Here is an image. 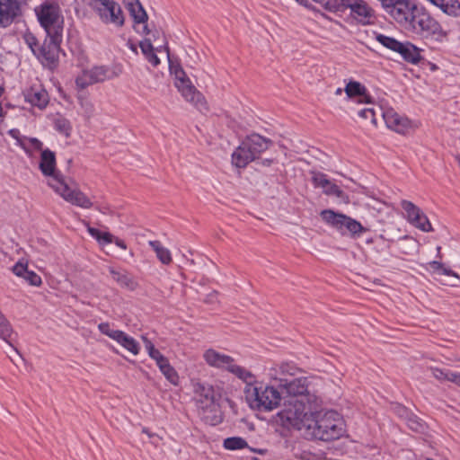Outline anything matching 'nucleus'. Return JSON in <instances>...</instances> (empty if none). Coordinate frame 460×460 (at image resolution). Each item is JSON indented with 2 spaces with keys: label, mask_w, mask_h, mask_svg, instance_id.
<instances>
[{
  "label": "nucleus",
  "mask_w": 460,
  "mask_h": 460,
  "mask_svg": "<svg viewBox=\"0 0 460 460\" xmlns=\"http://www.w3.org/2000/svg\"><path fill=\"white\" fill-rule=\"evenodd\" d=\"M224 447L228 450L243 449L248 447L245 439L240 437H231L224 440Z\"/></svg>",
  "instance_id": "38"
},
{
  "label": "nucleus",
  "mask_w": 460,
  "mask_h": 460,
  "mask_svg": "<svg viewBox=\"0 0 460 460\" xmlns=\"http://www.w3.org/2000/svg\"><path fill=\"white\" fill-rule=\"evenodd\" d=\"M127 8L136 23H146L148 16L139 0H126Z\"/></svg>",
  "instance_id": "26"
},
{
  "label": "nucleus",
  "mask_w": 460,
  "mask_h": 460,
  "mask_svg": "<svg viewBox=\"0 0 460 460\" xmlns=\"http://www.w3.org/2000/svg\"><path fill=\"white\" fill-rule=\"evenodd\" d=\"M203 358L205 361L211 367L217 368H229V366L234 362L232 357L222 354L213 349H207Z\"/></svg>",
  "instance_id": "23"
},
{
  "label": "nucleus",
  "mask_w": 460,
  "mask_h": 460,
  "mask_svg": "<svg viewBox=\"0 0 460 460\" xmlns=\"http://www.w3.org/2000/svg\"><path fill=\"white\" fill-rule=\"evenodd\" d=\"M143 432L146 433L149 437H151V435L147 432V430L143 429Z\"/></svg>",
  "instance_id": "64"
},
{
  "label": "nucleus",
  "mask_w": 460,
  "mask_h": 460,
  "mask_svg": "<svg viewBox=\"0 0 460 460\" xmlns=\"http://www.w3.org/2000/svg\"><path fill=\"white\" fill-rule=\"evenodd\" d=\"M160 371L165 376V378L172 385H176L179 382V376L175 369L170 365L167 358L164 361L157 364Z\"/></svg>",
  "instance_id": "34"
},
{
  "label": "nucleus",
  "mask_w": 460,
  "mask_h": 460,
  "mask_svg": "<svg viewBox=\"0 0 460 460\" xmlns=\"http://www.w3.org/2000/svg\"><path fill=\"white\" fill-rule=\"evenodd\" d=\"M22 0H0V27L10 26L21 14Z\"/></svg>",
  "instance_id": "16"
},
{
  "label": "nucleus",
  "mask_w": 460,
  "mask_h": 460,
  "mask_svg": "<svg viewBox=\"0 0 460 460\" xmlns=\"http://www.w3.org/2000/svg\"><path fill=\"white\" fill-rule=\"evenodd\" d=\"M121 70L116 66H95L91 69L84 70L77 76L75 83L79 88L84 89L91 84L113 79L119 76Z\"/></svg>",
  "instance_id": "10"
},
{
  "label": "nucleus",
  "mask_w": 460,
  "mask_h": 460,
  "mask_svg": "<svg viewBox=\"0 0 460 460\" xmlns=\"http://www.w3.org/2000/svg\"><path fill=\"white\" fill-rule=\"evenodd\" d=\"M434 5L439 7L445 13L452 16L460 14V3L457 0H429Z\"/></svg>",
  "instance_id": "28"
},
{
  "label": "nucleus",
  "mask_w": 460,
  "mask_h": 460,
  "mask_svg": "<svg viewBox=\"0 0 460 460\" xmlns=\"http://www.w3.org/2000/svg\"><path fill=\"white\" fill-rule=\"evenodd\" d=\"M401 207L405 211L407 220L423 232H431L433 228L427 216L411 201L402 200Z\"/></svg>",
  "instance_id": "15"
},
{
  "label": "nucleus",
  "mask_w": 460,
  "mask_h": 460,
  "mask_svg": "<svg viewBox=\"0 0 460 460\" xmlns=\"http://www.w3.org/2000/svg\"><path fill=\"white\" fill-rule=\"evenodd\" d=\"M271 163H272V160H269V159L263 161V164H265V165H270Z\"/></svg>",
  "instance_id": "58"
},
{
  "label": "nucleus",
  "mask_w": 460,
  "mask_h": 460,
  "mask_svg": "<svg viewBox=\"0 0 460 460\" xmlns=\"http://www.w3.org/2000/svg\"><path fill=\"white\" fill-rule=\"evenodd\" d=\"M410 27L423 39L435 42H442L447 36L441 25L423 9L415 11Z\"/></svg>",
  "instance_id": "5"
},
{
  "label": "nucleus",
  "mask_w": 460,
  "mask_h": 460,
  "mask_svg": "<svg viewBox=\"0 0 460 460\" xmlns=\"http://www.w3.org/2000/svg\"><path fill=\"white\" fill-rule=\"evenodd\" d=\"M106 24L121 27L124 24V15L118 3L114 0H82Z\"/></svg>",
  "instance_id": "8"
},
{
  "label": "nucleus",
  "mask_w": 460,
  "mask_h": 460,
  "mask_svg": "<svg viewBox=\"0 0 460 460\" xmlns=\"http://www.w3.org/2000/svg\"><path fill=\"white\" fill-rule=\"evenodd\" d=\"M13 329L10 323L0 311V338L5 341L11 337Z\"/></svg>",
  "instance_id": "41"
},
{
  "label": "nucleus",
  "mask_w": 460,
  "mask_h": 460,
  "mask_svg": "<svg viewBox=\"0 0 460 460\" xmlns=\"http://www.w3.org/2000/svg\"><path fill=\"white\" fill-rule=\"evenodd\" d=\"M323 192L326 195H333L336 196L337 198L344 197L343 190H341L338 185L332 182H330V185H327V187L323 189Z\"/></svg>",
  "instance_id": "45"
},
{
  "label": "nucleus",
  "mask_w": 460,
  "mask_h": 460,
  "mask_svg": "<svg viewBox=\"0 0 460 460\" xmlns=\"http://www.w3.org/2000/svg\"><path fill=\"white\" fill-rule=\"evenodd\" d=\"M342 91H343V90H342L341 88H338V89L336 90V92H335V94L340 95V94H341Z\"/></svg>",
  "instance_id": "59"
},
{
  "label": "nucleus",
  "mask_w": 460,
  "mask_h": 460,
  "mask_svg": "<svg viewBox=\"0 0 460 460\" xmlns=\"http://www.w3.org/2000/svg\"><path fill=\"white\" fill-rule=\"evenodd\" d=\"M459 374L460 373H455V372H451V371L447 370L446 381H449V382L456 384Z\"/></svg>",
  "instance_id": "50"
},
{
  "label": "nucleus",
  "mask_w": 460,
  "mask_h": 460,
  "mask_svg": "<svg viewBox=\"0 0 460 460\" xmlns=\"http://www.w3.org/2000/svg\"><path fill=\"white\" fill-rule=\"evenodd\" d=\"M55 154L49 150H43L40 155V168L44 175L52 176L49 185L54 189L66 201L82 208H91L93 203L88 197L77 188L75 182L69 184L64 177L55 172Z\"/></svg>",
  "instance_id": "2"
},
{
  "label": "nucleus",
  "mask_w": 460,
  "mask_h": 460,
  "mask_svg": "<svg viewBox=\"0 0 460 460\" xmlns=\"http://www.w3.org/2000/svg\"><path fill=\"white\" fill-rule=\"evenodd\" d=\"M322 219L329 226L336 229L342 235L349 234L352 238H357L361 234L367 231L358 221L344 215L337 213L332 209H324L320 214Z\"/></svg>",
  "instance_id": "6"
},
{
  "label": "nucleus",
  "mask_w": 460,
  "mask_h": 460,
  "mask_svg": "<svg viewBox=\"0 0 460 460\" xmlns=\"http://www.w3.org/2000/svg\"><path fill=\"white\" fill-rule=\"evenodd\" d=\"M296 370L297 368L295 366L288 363H282L277 367L271 368L270 376L275 380H279V377H283L282 376H294Z\"/></svg>",
  "instance_id": "35"
},
{
  "label": "nucleus",
  "mask_w": 460,
  "mask_h": 460,
  "mask_svg": "<svg viewBox=\"0 0 460 460\" xmlns=\"http://www.w3.org/2000/svg\"><path fill=\"white\" fill-rule=\"evenodd\" d=\"M81 106L84 110V116L89 119L91 118L93 115V112H94V108H93V105L88 102V101H82L81 102Z\"/></svg>",
  "instance_id": "49"
},
{
  "label": "nucleus",
  "mask_w": 460,
  "mask_h": 460,
  "mask_svg": "<svg viewBox=\"0 0 460 460\" xmlns=\"http://www.w3.org/2000/svg\"><path fill=\"white\" fill-rule=\"evenodd\" d=\"M382 6L398 23L404 26L411 24L415 17V11L420 9L410 0H394Z\"/></svg>",
  "instance_id": "11"
},
{
  "label": "nucleus",
  "mask_w": 460,
  "mask_h": 460,
  "mask_svg": "<svg viewBox=\"0 0 460 460\" xmlns=\"http://www.w3.org/2000/svg\"><path fill=\"white\" fill-rule=\"evenodd\" d=\"M259 158V155L252 149V146L245 138L232 155V163L236 167L243 168L252 161Z\"/></svg>",
  "instance_id": "18"
},
{
  "label": "nucleus",
  "mask_w": 460,
  "mask_h": 460,
  "mask_svg": "<svg viewBox=\"0 0 460 460\" xmlns=\"http://www.w3.org/2000/svg\"><path fill=\"white\" fill-rule=\"evenodd\" d=\"M3 93H4V88L2 86H0V97L2 96Z\"/></svg>",
  "instance_id": "62"
},
{
  "label": "nucleus",
  "mask_w": 460,
  "mask_h": 460,
  "mask_svg": "<svg viewBox=\"0 0 460 460\" xmlns=\"http://www.w3.org/2000/svg\"><path fill=\"white\" fill-rule=\"evenodd\" d=\"M175 86L181 93L182 97L193 104L199 111H208V103L203 94L197 90L190 79L187 76L185 71L181 68L174 70Z\"/></svg>",
  "instance_id": "9"
},
{
  "label": "nucleus",
  "mask_w": 460,
  "mask_h": 460,
  "mask_svg": "<svg viewBox=\"0 0 460 460\" xmlns=\"http://www.w3.org/2000/svg\"><path fill=\"white\" fill-rule=\"evenodd\" d=\"M88 199H91L90 198H88ZM90 201L93 203V206L91 208H93L94 206L95 208L97 210H99L101 213H103V214L106 213V210L108 209V208L106 206H100L97 202L93 203L92 200H90Z\"/></svg>",
  "instance_id": "52"
},
{
  "label": "nucleus",
  "mask_w": 460,
  "mask_h": 460,
  "mask_svg": "<svg viewBox=\"0 0 460 460\" xmlns=\"http://www.w3.org/2000/svg\"><path fill=\"white\" fill-rule=\"evenodd\" d=\"M13 272L16 276L22 278L25 281H27L31 286L40 287L42 283L40 276H39L36 272L30 270L28 269L27 263L18 261L13 267Z\"/></svg>",
  "instance_id": "25"
},
{
  "label": "nucleus",
  "mask_w": 460,
  "mask_h": 460,
  "mask_svg": "<svg viewBox=\"0 0 460 460\" xmlns=\"http://www.w3.org/2000/svg\"><path fill=\"white\" fill-rule=\"evenodd\" d=\"M344 92L348 98L357 99L358 103H372V98L368 94L365 85L357 81L349 82L344 89Z\"/></svg>",
  "instance_id": "21"
},
{
  "label": "nucleus",
  "mask_w": 460,
  "mask_h": 460,
  "mask_svg": "<svg viewBox=\"0 0 460 460\" xmlns=\"http://www.w3.org/2000/svg\"><path fill=\"white\" fill-rule=\"evenodd\" d=\"M201 420L211 426H216L223 421V412L218 401L198 409Z\"/></svg>",
  "instance_id": "20"
},
{
  "label": "nucleus",
  "mask_w": 460,
  "mask_h": 460,
  "mask_svg": "<svg viewBox=\"0 0 460 460\" xmlns=\"http://www.w3.org/2000/svg\"><path fill=\"white\" fill-rule=\"evenodd\" d=\"M55 128L65 137H68L71 135L72 126L68 119L60 117L55 120Z\"/></svg>",
  "instance_id": "40"
},
{
  "label": "nucleus",
  "mask_w": 460,
  "mask_h": 460,
  "mask_svg": "<svg viewBox=\"0 0 460 460\" xmlns=\"http://www.w3.org/2000/svg\"><path fill=\"white\" fill-rule=\"evenodd\" d=\"M456 385H459V386H460V374H459V376H458V378H457V380H456Z\"/></svg>",
  "instance_id": "61"
},
{
  "label": "nucleus",
  "mask_w": 460,
  "mask_h": 460,
  "mask_svg": "<svg viewBox=\"0 0 460 460\" xmlns=\"http://www.w3.org/2000/svg\"><path fill=\"white\" fill-rule=\"evenodd\" d=\"M429 371L431 372L432 376L438 381L444 382L447 380V372L446 369H441L436 367H430Z\"/></svg>",
  "instance_id": "47"
},
{
  "label": "nucleus",
  "mask_w": 460,
  "mask_h": 460,
  "mask_svg": "<svg viewBox=\"0 0 460 460\" xmlns=\"http://www.w3.org/2000/svg\"><path fill=\"white\" fill-rule=\"evenodd\" d=\"M296 1L301 4H305V2H306V0H296Z\"/></svg>",
  "instance_id": "60"
},
{
  "label": "nucleus",
  "mask_w": 460,
  "mask_h": 460,
  "mask_svg": "<svg viewBox=\"0 0 460 460\" xmlns=\"http://www.w3.org/2000/svg\"><path fill=\"white\" fill-rule=\"evenodd\" d=\"M18 133H19V132H18V130H16V129H12V130H10V132H9V134H10L12 137H16V134H18Z\"/></svg>",
  "instance_id": "56"
},
{
  "label": "nucleus",
  "mask_w": 460,
  "mask_h": 460,
  "mask_svg": "<svg viewBox=\"0 0 460 460\" xmlns=\"http://www.w3.org/2000/svg\"><path fill=\"white\" fill-rule=\"evenodd\" d=\"M456 160H457L458 165L460 166V156H456Z\"/></svg>",
  "instance_id": "63"
},
{
  "label": "nucleus",
  "mask_w": 460,
  "mask_h": 460,
  "mask_svg": "<svg viewBox=\"0 0 460 460\" xmlns=\"http://www.w3.org/2000/svg\"><path fill=\"white\" fill-rule=\"evenodd\" d=\"M35 13L47 35H62L63 17L58 4L44 2L35 8Z\"/></svg>",
  "instance_id": "7"
},
{
  "label": "nucleus",
  "mask_w": 460,
  "mask_h": 460,
  "mask_svg": "<svg viewBox=\"0 0 460 460\" xmlns=\"http://www.w3.org/2000/svg\"><path fill=\"white\" fill-rule=\"evenodd\" d=\"M149 245L155 251L157 259L164 265H168L172 262V255L170 251L164 247L160 241H149Z\"/></svg>",
  "instance_id": "31"
},
{
  "label": "nucleus",
  "mask_w": 460,
  "mask_h": 460,
  "mask_svg": "<svg viewBox=\"0 0 460 460\" xmlns=\"http://www.w3.org/2000/svg\"><path fill=\"white\" fill-rule=\"evenodd\" d=\"M98 329L102 334L117 341L133 355L136 356L139 353V343L133 337L128 335L124 332L111 329L109 323H101L98 325Z\"/></svg>",
  "instance_id": "14"
},
{
  "label": "nucleus",
  "mask_w": 460,
  "mask_h": 460,
  "mask_svg": "<svg viewBox=\"0 0 460 460\" xmlns=\"http://www.w3.org/2000/svg\"><path fill=\"white\" fill-rule=\"evenodd\" d=\"M88 233L94 237L100 244H108L113 243L114 236L108 232H101L99 229L87 226Z\"/></svg>",
  "instance_id": "37"
},
{
  "label": "nucleus",
  "mask_w": 460,
  "mask_h": 460,
  "mask_svg": "<svg viewBox=\"0 0 460 460\" xmlns=\"http://www.w3.org/2000/svg\"><path fill=\"white\" fill-rule=\"evenodd\" d=\"M108 270L112 279L122 288L134 291L137 288L138 283L126 270H116L112 267H109Z\"/></svg>",
  "instance_id": "24"
},
{
  "label": "nucleus",
  "mask_w": 460,
  "mask_h": 460,
  "mask_svg": "<svg viewBox=\"0 0 460 460\" xmlns=\"http://www.w3.org/2000/svg\"><path fill=\"white\" fill-rule=\"evenodd\" d=\"M130 49H131L133 52L137 53V47H136L134 44H131V45H130Z\"/></svg>",
  "instance_id": "57"
},
{
  "label": "nucleus",
  "mask_w": 460,
  "mask_h": 460,
  "mask_svg": "<svg viewBox=\"0 0 460 460\" xmlns=\"http://www.w3.org/2000/svg\"><path fill=\"white\" fill-rule=\"evenodd\" d=\"M113 243H115V244L117 246H119V248L123 249V250H126L127 249V245L125 243V242L119 238H115L113 239Z\"/></svg>",
  "instance_id": "53"
},
{
  "label": "nucleus",
  "mask_w": 460,
  "mask_h": 460,
  "mask_svg": "<svg viewBox=\"0 0 460 460\" xmlns=\"http://www.w3.org/2000/svg\"><path fill=\"white\" fill-rule=\"evenodd\" d=\"M312 181L316 188H323L324 189L327 187V185H330V180L327 178V175L321 172H312Z\"/></svg>",
  "instance_id": "43"
},
{
  "label": "nucleus",
  "mask_w": 460,
  "mask_h": 460,
  "mask_svg": "<svg viewBox=\"0 0 460 460\" xmlns=\"http://www.w3.org/2000/svg\"><path fill=\"white\" fill-rule=\"evenodd\" d=\"M345 10L349 9V16L361 25L374 23L375 11L364 0H341Z\"/></svg>",
  "instance_id": "13"
},
{
  "label": "nucleus",
  "mask_w": 460,
  "mask_h": 460,
  "mask_svg": "<svg viewBox=\"0 0 460 460\" xmlns=\"http://www.w3.org/2000/svg\"><path fill=\"white\" fill-rule=\"evenodd\" d=\"M428 265L432 270V271L435 273L453 277L455 279V280L451 283V286L456 287V286H457L458 282L460 281L459 275L456 272L453 271L452 270L447 268L439 261H429L428 263Z\"/></svg>",
  "instance_id": "30"
},
{
  "label": "nucleus",
  "mask_w": 460,
  "mask_h": 460,
  "mask_svg": "<svg viewBox=\"0 0 460 460\" xmlns=\"http://www.w3.org/2000/svg\"><path fill=\"white\" fill-rule=\"evenodd\" d=\"M379 108L382 107L378 106L377 109L374 107L365 108L358 111V116L364 119H369L373 125L376 126V115H380Z\"/></svg>",
  "instance_id": "42"
},
{
  "label": "nucleus",
  "mask_w": 460,
  "mask_h": 460,
  "mask_svg": "<svg viewBox=\"0 0 460 460\" xmlns=\"http://www.w3.org/2000/svg\"><path fill=\"white\" fill-rule=\"evenodd\" d=\"M407 425L411 429L415 431H419L422 428L421 422L415 416H410L407 419Z\"/></svg>",
  "instance_id": "48"
},
{
  "label": "nucleus",
  "mask_w": 460,
  "mask_h": 460,
  "mask_svg": "<svg viewBox=\"0 0 460 460\" xmlns=\"http://www.w3.org/2000/svg\"><path fill=\"white\" fill-rule=\"evenodd\" d=\"M139 47L141 49L142 53L146 57V58L154 66H157L160 64V59L154 52V47L149 39H145L139 42Z\"/></svg>",
  "instance_id": "33"
},
{
  "label": "nucleus",
  "mask_w": 460,
  "mask_h": 460,
  "mask_svg": "<svg viewBox=\"0 0 460 460\" xmlns=\"http://www.w3.org/2000/svg\"><path fill=\"white\" fill-rule=\"evenodd\" d=\"M252 146V149L255 151L259 155L267 150L272 144V141L269 138H265L259 134H252L246 137Z\"/></svg>",
  "instance_id": "29"
},
{
  "label": "nucleus",
  "mask_w": 460,
  "mask_h": 460,
  "mask_svg": "<svg viewBox=\"0 0 460 460\" xmlns=\"http://www.w3.org/2000/svg\"><path fill=\"white\" fill-rule=\"evenodd\" d=\"M244 394L250 406L259 411H271L279 406L282 401L280 390L258 382L245 386Z\"/></svg>",
  "instance_id": "4"
},
{
  "label": "nucleus",
  "mask_w": 460,
  "mask_h": 460,
  "mask_svg": "<svg viewBox=\"0 0 460 460\" xmlns=\"http://www.w3.org/2000/svg\"><path fill=\"white\" fill-rule=\"evenodd\" d=\"M30 142H31V146L34 149L40 150L42 148L43 144L39 139H37V138H31Z\"/></svg>",
  "instance_id": "51"
},
{
  "label": "nucleus",
  "mask_w": 460,
  "mask_h": 460,
  "mask_svg": "<svg viewBox=\"0 0 460 460\" xmlns=\"http://www.w3.org/2000/svg\"><path fill=\"white\" fill-rule=\"evenodd\" d=\"M62 35H47L43 44L38 48L35 56L43 66H55L58 60Z\"/></svg>",
  "instance_id": "12"
},
{
  "label": "nucleus",
  "mask_w": 460,
  "mask_h": 460,
  "mask_svg": "<svg viewBox=\"0 0 460 460\" xmlns=\"http://www.w3.org/2000/svg\"><path fill=\"white\" fill-rule=\"evenodd\" d=\"M141 339L149 357L156 362V365L164 361L166 358L157 349L155 348V345L147 337L142 335Z\"/></svg>",
  "instance_id": "36"
},
{
  "label": "nucleus",
  "mask_w": 460,
  "mask_h": 460,
  "mask_svg": "<svg viewBox=\"0 0 460 460\" xmlns=\"http://www.w3.org/2000/svg\"><path fill=\"white\" fill-rule=\"evenodd\" d=\"M324 7L326 10L333 13L345 11V5L341 4V0H327Z\"/></svg>",
  "instance_id": "44"
},
{
  "label": "nucleus",
  "mask_w": 460,
  "mask_h": 460,
  "mask_svg": "<svg viewBox=\"0 0 460 460\" xmlns=\"http://www.w3.org/2000/svg\"><path fill=\"white\" fill-rule=\"evenodd\" d=\"M227 370L243 380L246 384V386H249L250 385H253L256 383L254 380V376L241 366H237L232 363Z\"/></svg>",
  "instance_id": "32"
},
{
  "label": "nucleus",
  "mask_w": 460,
  "mask_h": 460,
  "mask_svg": "<svg viewBox=\"0 0 460 460\" xmlns=\"http://www.w3.org/2000/svg\"><path fill=\"white\" fill-rule=\"evenodd\" d=\"M194 400L198 409L218 401L212 385L203 383L193 384Z\"/></svg>",
  "instance_id": "19"
},
{
  "label": "nucleus",
  "mask_w": 460,
  "mask_h": 460,
  "mask_svg": "<svg viewBox=\"0 0 460 460\" xmlns=\"http://www.w3.org/2000/svg\"><path fill=\"white\" fill-rule=\"evenodd\" d=\"M23 39L32 53L35 55L38 51V49L36 48L38 46V40L36 37L32 33L29 32L24 35Z\"/></svg>",
  "instance_id": "46"
},
{
  "label": "nucleus",
  "mask_w": 460,
  "mask_h": 460,
  "mask_svg": "<svg viewBox=\"0 0 460 460\" xmlns=\"http://www.w3.org/2000/svg\"><path fill=\"white\" fill-rule=\"evenodd\" d=\"M379 112L387 128L401 134L408 129L410 126L409 119L398 114L393 108H379Z\"/></svg>",
  "instance_id": "17"
},
{
  "label": "nucleus",
  "mask_w": 460,
  "mask_h": 460,
  "mask_svg": "<svg viewBox=\"0 0 460 460\" xmlns=\"http://www.w3.org/2000/svg\"><path fill=\"white\" fill-rule=\"evenodd\" d=\"M305 430L307 436L323 441L338 439L345 432L343 420L334 411L318 414L305 423Z\"/></svg>",
  "instance_id": "3"
},
{
  "label": "nucleus",
  "mask_w": 460,
  "mask_h": 460,
  "mask_svg": "<svg viewBox=\"0 0 460 460\" xmlns=\"http://www.w3.org/2000/svg\"><path fill=\"white\" fill-rule=\"evenodd\" d=\"M23 95L27 102L40 110L44 109L49 103V94L47 91L40 86H32L30 89H27L23 93Z\"/></svg>",
  "instance_id": "22"
},
{
  "label": "nucleus",
  "mask_w": 460,
  "mask_h": 460,
  "mask_svg": "<svg viewBox=\"0 0 460 460\" xmlns=\"http://www.w3.org/2000/svg\"><path fill=\"white\" fill-rule=\"evenodd\" d=\"M376 40L382 44L384 47H385L388 49H391L393 51H396V49L401 47V42L395 40L393 37H389L381 33L376 34Z\"/></svg>",
  "instance_id": "39"
},
{
  "label": "nucleus",
  "mask_w": 460,
  "mask_h": 460,
  "mask_svg": "<svg viewBox=\"0 0 460 460\" xmlns=\"http://www.w3.org/2000/svg\"><path fill=\"white\" fill-rule=\"evenodd\" d=\"M437 252H438L437 257H438V259H442L441 247H440V246H438V247H437Z\"/></svg>",
  "instance_id": "55"
},
{
  "label": "nucleus",
  "mask_w": 460,
  "mask_h": 460,
  "mask_svg": "<svg viewBox=\"0 0 460 460\" xmlns=\"http://www.w3.org/2000/svg\"><path fill=\"white\" fill-rule=\"evenodd\" d=\"M279 388L282 394L284 404L293 405V409H287L281 412L282 418H286L289 423L306 415V404L316 402V397L308 392V380L306 377L288 379L279 377Z\"/></svg>",
  "instance_id": "1"
},
{
  "label": "nucleus",
  "mask_w": 460,
  "mask_h": 460,
  "mask_svg": "<svg viewBox=\"0 0 460 460\" xmlns=\"http://www.w3.org/2000/svg\"><path fill=\"white\" fill-rule=\"evenodd\" d=\"M143 33H144V34H149V33H150V30L148 29V26H147L146 22V23H144V26H143Z\"/></svg>",
  "instance_id": "54"
},
{
  "label": "nucleus",
  "mask_w": 460,
  "mask_h": 460,
  "mask_svg": "<svg viewBox=\"0 0 460 460\" xmlns=\"http://www.w3.org/2000/svg\"><path fill=\"white\" fill-rule=\"evenodd\" d=\"M395 52L399 53L405 61L412 64H417L421 58L419 49L410 42H401V47Z\"/></svg>",
  "instance_id": "27"
}]
</instances>
